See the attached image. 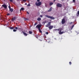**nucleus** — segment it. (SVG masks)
<instances>
[{
    "instance_id": "1",
    "label": "nucleus",
    "mask_w": 79,
    "mask_h": 79,
    "mask_svg": "<svg viewBox=\"0 0 79 79\" xmlns=\"http://www.w3.org/2000/svg\"><path fill=\"white\" fill-rule=\"evenodd\" d=\"M45 16L47 18H49L50 19H54L55 18L53 17L52 16H51L49 15H45Z\"/></svg>"
},
{
    "instance_id": "2",
    "label": "nucleus",
    "mask_w": 79,
    "mask_h": 79,
    "mask_svg": "<svg viewBox=\"0 0 79 79\" xmlns=\"http://www.w3.org/2000/svg\"><path fill=\"white\" fill-rule=\"evenodd\" d=\"M35 4L36 6H39L41 5V2H36Z\"/></svg>"
},
{
    "instance_id": "3",
    "label": "nucleus",
    "mask_w": 79,
    "mask_h": 79,
    "mask_svg": "<svg viewBox=\"0 0 79 79\" xmlns=\"http://www.w3.org/2000/svg\"><path fill=\"white\" fill-rule=\"evenodd\" d=\"M41 25L38 24L36 26L35 28H37H37H38V29H40V27H41Z\"/></svg>"
},
{
    "instance_id": "4",
    "label": "nucleus",
    "mask_w": 79,
    "mask_h": 79,
    "mask_svg": "<svg viewBox=\"0 0 79 79\" xmlns=\"http://www.w3.org/2000/svg\"><path fill=\"white\" fill-rule=\"evenodd\" d=\"M66 22L65 21V19H63L62 20V24H64Z\"/></svg>"
},
{
    "instance_id": "5",
    "label": "nucleus",
    "mask_w": 79,
    "mask_h": 79,
    "mask_svg": "<svg viewBox=\"0 0 79 79\" xmlns=\"http://www.w3.org/2000/svg\"><path fill=\"white\" fill-rule=\"evenodd\" d=\"M2 7H3L5 9H6L7 8V6L5 4H3L2 5Z\"/></svg>"
},
{
    "instance_id": "6",
    "label": "nucleus",
    "mask_w": 79,
    "mask_h": 79,
    "mask_svg": "<svg viewBox=\"0 0 79 79\" xmlns=\"http://www.w3.org/2000/svg\"><path fill=\"white\" fill-rule=\"evenodd\" d=\"M50 25H51V23L48 22V23L45 26H46V27H49L48 26H50Z\"/></svg>"
},
{
    "instance_id": "7",
    "label": "nucleus",
    "mask_w": 79,
    "mask_h": 79,
    "mask_svg": "<svg viewBox=\"0 0 79 79\" xmlns=\"http://www.w3.org/2000/svg\"><path fill=\"white\" fill-rule=\"evenodd\" d=\"M56 6L58 7H61V6H62V5H61V4L58 3L57 4Z\"/></svg>"
},
{
    "instance_id": "8",
    "label": "nucleus",
    "mask_w": 79,
    "mask_h": 79,
    "mask_svg": "<svg viewBox=\"0 0 79 79\" xmlns=\"http://www.w3.org/2000/svg\"><path fill=\"white\" fill-rule=\"evenodd\" d=\"M53 27V26L51 25L48 27L50 30H51V29H52V28Z\"/></svg>"
},
{
    "instance_id": "9",
    "label": "nucleus",
    "mask_w": 79,
    "mask_h": 79,
    "mask_svg": "<svg viewBox=\"0 0 79 79\" xmlns=\"http://www.w3.org/2000/svg\"><path fill=\"white\" fill-rule=\"evenodd\" d=\"M63 28H59L58 30L59 31V32H61V31H62Z\"/></svg>"
},
{
    "instance_id": "10",
    "label": "nucleus",
    "mask_w": 79,
    "mask_h": 79,
    "mask_svg": "<svg viewBox=\"0 0 79 79\" xmlns=\"http://www.w3.org/2000/svg\"><path fill=\"white\" fill-rule=\"evenodd\" d=\"M63 33H64V32L63 31L59 32V34H63Z\"/></svg>"
},
{
    "instance_id": "11",
    "label": "nucleus",
    "mask_w": 79,
    "mask_h": 79,
    "mask_svg": "<svg viewBox=\"0 0 79 79\" xmlns=\"http://www.w3.org/2000/svg\"><path fill=\"white\" fill-rule=\"evenodd\" d=\"M23 33L24 35H25V36H27V34L25 32H23Z\"/></svg>"
},
{
    "instance_id": "12",
    "label": "nucleus",
    "mask_w": 79,
    "mask_h": 79,
    "mask_svg": "<svg viewBox=\"0 0 79 79\" xmlns=\"http://www.w3.org/2000/svg\"><path fill=\"white\" fill-rule=\"evenodd\" d=\"M37 21H41V18H40V17H39L38 18V19H37Z\"/></svg>"
},
{
    "instance_id": "13",
    "label": "nucleus",
    "mask_w": 79,
    "mask_h": 79,
    "mask_svg": "<svg viewBox=\"0 0 79 79\" xmlns=\"http://www.w3.org/2000/svg\"><path fill=\"white\" fill-rule=\"evenodd\" d=\"M52 10V7H51L50 9L48 10V12L51 11V10Z\"/></svg>"
},
{
    "instance_id": "14",
    "label": "nucleus",
    "mask_w": 79,
    "mask_h": 79,
    "mask_svg": "<svg viewBox=\"0 0 79 79\" xmlns=\"http://www.w3.org/2000/svg\"><path fill=\"white\" fill-rule=\"evenodd\" d=\"M10 11H11V12H12L13 11V8H10L9 9Z\"/></svg>"
},
{
    "instance_id": "15",
    "label": "nucleus",
    "mask_w": 79,
    "mask_h": 79,
    "mask_svg": "<svg viewBox=\"0 0 79 79\" xmlns=\"http://www.w3.org/2000/svg\"><path fill=\"white\" fill-rule=\"evenodd\" d=\"M16 19V18L15 17H14L12 18V21H15Z\"/></svg>"
},
{
    "instance_id": "16",
    "label": "nucleus",
    "mask_w": 79,
    "mask_h": 79,
    "mask_svg": "<svg viewBox=\"0 0 79 79\" xmlns=\"http://www.w3.org/2000/svg\"><path fill=\"white\" fill-rule=\"evenodd\" d=\"M38 30H39L40 32V33H42V31H41V29H38Z\"/></svg>"
},
{
    "instance_id": "17",
    "label": "nucleus",
    "mask_w": 79,
    "mask_h": 79,
    "mask_svg": "<svg viewBox=\"0 0 79 79\" xmlns=\"http://www.w3.org/2000/svg\"><path fill=\"white\" fill-rule=\"evenodd\" d=\"M49 4H50V6H51L52 5H53V2H50Z\"/></svg>"
},
{
    "instance_id": "18",
    "label": "nucleus",
    "mask_w": 79,
    "mask_h": 79,
    "mask_svg": "<svg viewBox=\"0 0 79 79\" xmlns=\"http://www.w3.org/2000/svg\"><path fill=\"white\" fill-rule=\"evenodd\" d=\"M20 10H22L23 11V10H24V8L23 7L21 8L20 9Z\"/></svg>"
},
{
    "instance_id": "19",
    "label": "nucleus",
    "mask_w": 79,
    "mask_h": 79,
    "mask_svg": "<svg viewBox=\"0 0 79 79\" xmlns=\"http://www.w3.org/2000/svg\"><path fill=\"white\" fill-rule=\"evenodd\" d=\"M32 31H29V33L31 34H32Z\"/></svg>"
},
{
    "instance_id": "20",
    "label": "nucleus",
    "mask_w": 79,
    "mask_h": 79,
    "mask_svg": "<svg viewBox=\"0 0 79 79\" xmlns=\"http://www.w3.org/2000/svg\"><path fill=\"white\" fill-rule=\"evenodd\" d=\"M23 2H26L27 0H22Z\"/></svg>"
},
{
    "instance_id": "21",
    "label": "nucleus",
    "mask_w": 79,
    "mask_h": 79,
    "mask_svg": "<svg viewBox=\"0 0 79 79\" xmlns=\"http://www.w3.org/2000/svg\"><path fill=\"white\" fill-rule=\"evenodd\" d=\"M27 6H31V4H28Z\"/></svg>"
},
{
    "instance_id": "22",
    "label": "nucleus",
    "mask_w": 79,
    "mask_h": 79,
    "mask_svg": "<svg viewBox=\"0 0 79 79\" xmlns=\"http://www.w3.org/2000/svg\"><path fill=\"white\" fill-rule=\"evenodd\" d=\"M74 25L72 26V27L71 29V30H72L73 28L74 27Z\"/></svg>"
},
{
    "instance_id": "23",
    "label": "nucleus",
    "mask_w": 79,
    "mask_h": 79,
    "mask_svg": "<svg viewBox=\"0 0 79 79\" xmlns=\"http://www.w3.org/2000/svg\"><path fill=\"white\" fill-rule=\"evenodd\" d=\"M10 29H14V27H10Z\"/></svg>"
},
{
    "instance_id": "24",
    "label": "nucleus",
    "mask_w": 79,
    "mask_h": 79,
    "mask_svg": "<svg viewBox=\"0 0 79 79\" xmlns=\"http://www.w3.org/2000/svg\"><path fill=\"white\" fill-rule=\"evenodd\" d=\"M10 14H9V13H8L7 14V16H9V15H10Z\"/></svg>"
},
{
    "instance_id": "25",
    "label": "nucleus",
    "mask_w": 79,
    "mask_h": 79,
    "mask_svg": "<svg viewBox=\"0 0 79 79\" xmlns=\"http://www.w3.org/2000/svg\"><path fill=\"white\" fill-rule=\"evenodd\" d=\"M37 24V23H35L34 25V26H36Z\"/></svg>"
},
{
    "instance_id": "26",
    "label": "nucleus",
    "mask_w": 79,
    "mask_h": 79,
    "mask_svg": "<svg viewBox=\"0 0 79 79\" xmlns=\"http://www.w3.org/2000/svg\"><path fill=\"white\" fill-rule=\"evenodd\" d=\"M46 34H47V35H48V32H47L46 33Z\"/></svg>"
},
{
    "instance_id": "27",
    "label": "nucleus",
    "mask_w": 79,
    "mask_h": 79,
    "mask_svg": "<svg viewBox=\"0 0 79 79\" xmlns=\"http://www.w3.org/2000/svg\"><path fill=\"white\" fill-rule=\"evenodd\" d=\"M16 30H15V29H14L13 30V31L14 32H16Z\"/></svg>"
},
{
    "instance_id": "28",
    "label": "nucleus",
    "mask_w": 79,
    "mask_h": 79,
    "mask_svg": "<svg viewBox=\"0 0 79 79\" xmlns=\"http://www.w3.org/2000/svg\"><path fill=\"white\" fill-rule=\"evenodd\" d=\"M8 8H9V9L11 8V7L10 6H8Z\"/></svg>"
},
{
    "instance_id": "29",
    "label": "nucleus",
    "mask_w": 79,
    "mask_h": 79,
    "mask_svg": "<svg viewBox=\"0 0 79 79\" xmlns=\"http://www.w3.org/2000/svg\"><path fill=\"white\" fill-rule=\"evenodd\" d=\"M40 18H42V17H43V16L42 15H40Z\"/></svg>"
},
{
    "instance_id": "30",
    "label": "nucleus",
    "mask_w": 79,
    "mask_h": 79,
    "mask_svg": "<svg viewBox=\"0 0 79 79\" xmlns=\"http://www.w3.org/2000/svg\"><path fill=\"white\" fill-rule=\"evenodd\" d=\"M24 20H28V19H27L26 18H24Z\"/></svg>"
},
{
    "instance_id": "31",
    "label": "nucleus",
    "mask_w": 79,
    "mask_h": 79,
    "mask_svg": "<svg viewBox=\"0 0 79 79\" xmlns=\"http://www.w3.org/2000/svg\"><path fill=\"white\" fill-rule=\"evenodd\" d=\"M77 14V15H79V10L78 11Z\"/></svg>"
},
{
    "instance_id": "32",
    "label": "nucleus",
    "mask_w": 79,
    "mask_h": 79,
    "mask_svg": "<svg viewBox=\"0 0 79 79\" xmlns=\"http://www.w3.org/2000/svg\"><path fill=\"white\" fill-rule=\"evenodd\" d=\"M75 1H76V0H73V3H74L75 2Z\"/></svg>"
},
{
    "instance_id": "33",
    "label": "nucleus",
    "mask_w": 79,
    "mask_h": 79,
    "mask_svg": "<svg viewBox=\"0 0 79 79\" xmlns=\"http://www.w3.org/2000/svg\"><path fill=\"white\" fill-rule=\"evenodd\" d=\"M9 0L11 2H13V0Z\"/></svg>"
},
{
    "instance_id": "34",
    "label": "nucleus",
    "mask_w": 79,
    "mask_h": 79,
    "mask_svg": "<svg viewBox=\"0 0 79 79\" xmlns=\"http://www.w3.org/2000/svg\"><path fill=\"white\" fill-rule=\"evenodd\" d=\"M15 29H18V27H16L15 28Z\"/></svg>"
},
{
    "instance_id": "35",
    "label": "nucleus",
    "mask_w": 79,
    "mask_h": 79,
    "mask_svg": "<svg viewBox=\"0 0 79 79\" xmlns=\"http://www.w3.org/2000/svg\"><path fill=\"white\" fill-rule=\"evenodd\" d=\"M27 14H28V15H29V12H27Z\"/></svg>"
},
{
    "instance_id": "36",
    "label": "nucleus",
    "mask_w": 79,
    "mask_h": 79,
    "mask_svg": "<svg viewBox=\"0 0 79 79\" xmlns=\"http://www.w3.org/2000/svg\"><path fill=\"white\" fill-rule=\"evenodd\" d=\"M37 2H40V0H37Z\"/></svg>"
},
{
    "instance_id": "37",
    "label": "nucleus",
    "mask_w": 79,
    "mask_h": 79,
    "mask_svg": "<svg viewBox=\"0 0 79 79\" xmlns=\"http://www.w3.org/2000/svg\"><path fill=\"white\" fill-rule=\"evenodd\" d=\"M25 5H27V3H25Z\"/></svg>"
},
{
    "instance_id": "38",
    "label": "nucleus",
    "mask_w": 79,
    "mask_h": 79,
    "mask_svg": "<svg viewBox=\"0 0 79 79\" xmlns=\"http://www.w3.org/2000/svg\"><path fill=\"white\" fill-rule=\"evenodd\" d=\"M73 24V22H70V24Z\"/></svg>"
},
{
    "instance_id": "39",
    "label": "nucleus",
    "mask_w": 79,
    "mask_h": 79,
    "mask_svg": "<svg viewBox=\"0 0 79 79\" xmlns=\"http://www.w3.org/2000/svg\"><path fill=\"white\" fill-rule=\"evenodd\" d=\"M55 1H56V0H54V2H55Z\"/></svg>"
},
{
    "instance_id": "40",
    "label": "nucleus",
    "mask_w": 79,
    "mask_h": 79,
    "mask_svg": "<svg viewBox=\"0 0 79 79\" xmlns=\"http://www.w3.org/2000/svg\"><path fill=\"white\" fill-rule=\"evenodd\" d=\"M18 1H19V0H17Z\"/></svg>"
},
{
    "instance_id": "41",
    "label": "nucleus",
    "mask_w": 79,
    "mask_h": 79,
    "mask_svg": "<svg viewBox=\"0 0 79 79\" xmlns=\"http://www.w3.org/2000/svg\"><path fill=\"white\" fill-rule=\"evenodd\" d=\"M77 16H78V15H77Z\"/></svg>"
},
{
    "instance_id": "42",
    "label": "nucleus",
    "mask_w": 79,
    "mask_h": 79,
    "mask_svg": "<svg viewBox=\"0 0 79 79\" xmlns=\"http://www.w3.org/2000/svg\"><path fill=\"white\" fill-rule=\"evenodd\" d=\"M55 30H56V29H55Z\"/></svg>"
}]
</instances>
